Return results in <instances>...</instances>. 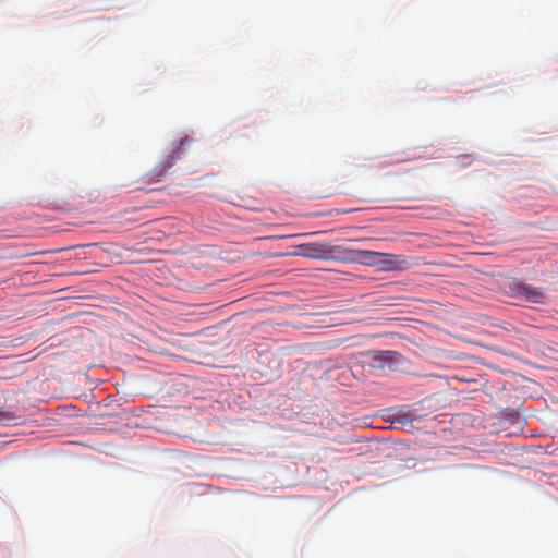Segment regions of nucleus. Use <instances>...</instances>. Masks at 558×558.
I'll use <instances>...</instances> for the list:
<instances>
[{
    "instance_id": "1",
    "label": "nucleus",
    "mask_w": 558,
    "mask_h": 558,
    "mask_svg": "<svg viewBox=\"0 0 558 558\" xmlns=\"http://www.w3.org/2000/svg\"><path fill=\"white\" fill-rule=\"evenodd\" d=\"M187 137L181 138L178 143L171 144L163 150L160 161L146 174L148 182H159L166 177L174 163L182 158L184 150L182 146Z\"/></svg>"
},
{
    "instance_id": "2",
    "label": "nucleus",
    "mask_w": 558,
    "mask_h": 558,
    "mask_svg": "<svg viewBox=\"0 0 558 558\" xmlns=\"http://www.w3.org/2000/svg\"><path fill=\"white\" fill-rule=\"evenodd\" d=\"M360 254L365 256V264L381 266L384 270H405L412 265L411 259L403 255L372 251H361Z\"/></svg>"
},
{
    "instance_id": "3",
    "label": "nucleus",
    "mask_w": 558,
    "mask_h": 558,
    "mask_svg": "<svg viewBox=\"0 0 558 558\" xmlns=\"http://www.w3.org/2000/svg\"><path fill=\"white\" fill-rule=\"evenodd\" d=\"M300 255L315 259H329L332 257V250L327 244L310 243L300 246Z\"/></svg>"
},
{
    "instance_id": "4",
    "label": "nucleus",
    "mask_w": 558,
    "mask_h": 558,
    "mask_svg": "<svg viewBox=\"0 0 558 558\" xmlns=\"http://www.w3.org/2000/svg\"><path fill=\"white\" fill-rule=\"evenodd\" d=\"M515 292L527 302L544 303L546 300V295L542 289L529 284H517Z\"/></svg>"
},
{
    "instance_id": "5",
    "label": "nucleus",
    "mask_w": 558,
    "mask_h": 558,
    "mask_svg": "<svg viewBox=\"0 0 558 558\" xmlns=\"http://www.w3.org/2000/svg\"><path fill=\"white\" fill-rule=\"evenodd\" d=\"M399 356L395 351H377L372 354L369 364L374 368L391 367V363Z\"/></svg>"
}]
</instances>
